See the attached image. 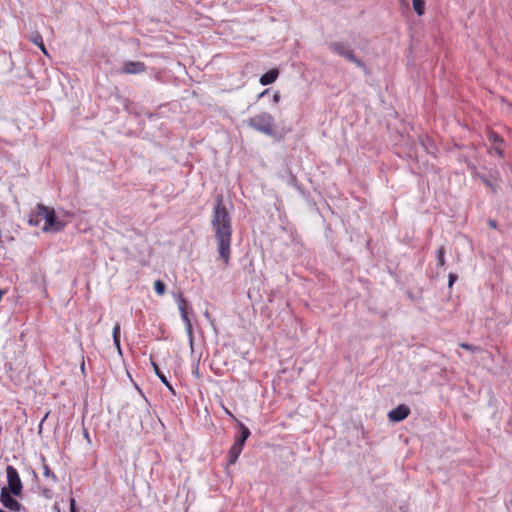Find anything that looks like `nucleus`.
Masks as SVG:
<instances>
[{"label":"nucleus","mask_w":512,"mask_h":512,"mask_svg":"<svg viewBox=\"0 0 512 512\" xmlns=\"http://www.w3.org/2000/svg\"><path fill=\"white\" fill-rule=\"evenodd\" d=\"M211 224L215 232L219 257L227 266L231 255L232 218L223 204L222 195L216 197Z\"/></svg>","instance_id":"1"},{"label":"nucleus","mask_w":512,"mask_h":512,"mask_svg":"<svg viewBox=\"0 0 512 512\" xmlns=\"http://www.w3.org/2000/svg\"><path fill=\"white\" fill-rule=\"evenodd\" d=\"M41 220L45 221L42 227V230L45 232H58L64 227V223L57 219L53 208L38 204L36 212L30 216L29 224L38 226Z\"/></svg>","instance_id":"2"},{"label":"nucleus","mask_w":512,"mask_h":512,"mask_svg":"<svg viewBox=\"0 0 512 512\" xmlns=\"http://www.w3.org/2000/svg\"><path fill=\"white\" fill-rule=\"evenodd\" d=\"M328 47L333 53L345 58L349 62L354 63L356 66L363 69L365 72L367 71L365 63L355 55L354 50L352 49L351 45L348 42L333 41L329 43Z\"/></svg>","instance_id":"3"},{"label":"nucleus","mask_w":512,"mask_h":512,"mask_svg":"<svg viewBox=\"0 0 512 512\" xmlns=\"http://www.w3.org/2000/svg\"><path fill=\"white\" fill-rule=\"evenodd\" d=\"M249 127L268 136H274V117L267 112L257 114L248 119Z\"/></svg>","instance_id":"4"},{"label":"nucleus","mask_w":512,"mask_h":512,"mask_svg":"<svg viewBox=\"0 0 512 512\" xmlns=\"http://www.w3.org/2000/svg\"><path fill=\"white\" fill-rule=\"evenodd\" d=\"M6 476L8 481V491L12 493L14 496H19L22 492V482L17 470L8 465L6 467Z\"/></svg>","instance_id":"5"},{"label":"nucleus","mask_w":512,"mask_h":512,"mask_svg":"<svg viewBox=\"0 0 512 512\" xmlns=\"http://www.w3.org/2000/svg\"><path fill=\"white\" fill-rule=\"evenodd\" d=\"M176 302H177L178 309H179L180 314H181V318H182V320L185 323L186 331H187L190 339H192L193 333H192L191 320H190V318L188 316V302L182 296V294H179V295L176 296Z\"/></svg>","instance_id":"6"},{"label":"nucleus","mask_w":512,"mask_h":512,"mask_svg":"<svg viewBox=\"0 0 512 512\" xmlns=\"http://www.w3.org/2000/svg\"><path fill=\"white\" fill-rule=\"evenodd\" d=\"M11 492L6 487H3L0 493V501L3 506L11 511H20L22 505L11 496Z\"/></svg>","instance_id":"7"},{"label":"nucleus","mask_w":512,"mask_h":512,"mask_svg":"<svg viewBox=\"0 0 512 512\" xmlns=\"http://www.w3.org/2000/svg\"><path fill=\"white\" fill-rule=\"evenodd\" d=\"M410 409L405 404H400L388 413L391 422H401L408 417Z\"/></svg>","instance_id":"8"},{"label":"nucleus","mask_w":512,"mask_h":512,"mask_svg":"<svg viewBox=\"0 0 512 512\" xmlns=\"http://www.w3.org/2000/svg\"><path fill=\"white\" fill-rule=\"evenodd\" d=\"M146 70V65L140 61H127L122 67L124 74H139Z\"/></svg>","instance_id":"9"},{"label":"nucleus","mask_w":512,"mask_h":512,"mask_svg":"<svg viewBox=\"0 0 512 512\" xmlns=\"http://www.w3.org/2000/svg\"><path fill=\"white\" fill-rule=\"evenodd\" d=\"M238 426L240 428V435L236 438L234 443L238 444L241 447H244V444L251 433L250 430L242 422L238 421Z\"/></svg>","instance_id":"10"},{"label":"nucleus","mask_w":512,"mask_h":512,"mask_svg":"<svg viewBox=\"0 0 512 512\" xmlns=\"http://www.w3.org/2000/svg\"><path fill=\"white\" fill-rule=\"evenodd\" d=\"M278 75L279 71L277 69H271L260 77V83L264 86L272 84L273 82L276 81Z\"/></svg>","instance_id":"11"},{"label":"nucleus","mask_w":512,"mask_h":512,"mask_svg":"<svg viewBox=\"0 0 512 512\" xmlns=\"http://www.w3.org/2000/svg\"><path fill=\"white\" fill-rule=\"evenodd\" d=\"M242 450H243V447L239 446L236 443H234L231 446V448H230V450L228 452V457H229L228 463L230 465H233V464H235L237 462V460H238Z\"/></svg>","instance_id":"12"},{"label":"nucleus","mask_w":512,"mask_h":512,"mask_svg":"<svg viewBox=\"0 0 512 512\" xmlns=\"http://www.w3.org/2000/svg\"><path fill=\"white\" fill-rule=\"evenodd\" d=\"M152 365H153V368H154V371H155V374L159 377V379L161 380L162 383L165 384V386L173 393L175 394V391L172 387V385L170 384V382L167 380L166 376L161 372L160 368L158 367V365L154 362H152Z\"/></svg>","instance_id":"13"},{"label":"nucleus","mask_w":512,"mask_h":512,"mask_svg":"<svg viewBox=\"0 0 512 512\" xmlns=\"http://www.w3.org/2000/svg\"><path fill=\"white\" fill-rule=\"evenodd\" d=\"M30 40H31V42H33L35 45H37V46L41 49V51H42L44 54H46V55L48 54V53H47V50H46V48H45V45H44V43H43V38H42V36H41V34H40L39 32H37V31H36V32H33V33H32V35H31V37H30Z\"/></svg>","instance_id":"14"},{"label":"nucleus","mask_w":512,"mask_h":512,"mask_svg":"<svg viewBox=\"0 0 512 512\" xmlns=\"http://www.w3.org/2000/svg\"><path fill=\"white\" fill-rule=\"evenodd\" d=\"M413 9L417 15L421 16L425 12V1L424 0H412Z\"/></svg>","instance_id":"15"},{"label":"nucleus","mask_w":512,"mask_h":512,"mask_svg":"<svg viewBox=\"0 0 512 512\" xmlns=\"http://www.w3.org/2000/svg\"><path fill=\"white\" fill-rule=\"evenodd\" d=\"M445 250H444V247L443 246H440L438 249H437V252H436V256H437V261H438V265L439 266H444L445 264Z\"/></svg>","instance_id":"16"},{"label":"nucleus","mask_w":512,"mask_h":512,"mask_svg":"<svg viewBox=\"0 0 512 512\" xmlns=\"http://www.w3.org/2000/svg\"><path fill=\"white\" fill-rule=\"evenodd\" d=\"M154 289L158 295H163L165 293L166 285L163 281L156 280L154 282Z\"/></svg>","instance_id":"17"},{"label":"nucleus","mask_w":512,"mask_h":512,"mask_svg":"<svg viewBox=\"0 0 512 512\" xmlns=\"http://www.w3.org/2000/svg\"><path fill=\"white\" fill-rule=\"evenodd\" d=\"M43 474L45 477H50L54 482H57V477L54 473L51 472L49 466L47 464H44L43 466Z\"/></svg>","instance_id":"18"},{"label":"nucleus","mask_w":512,"mask_h":512,"mask_svg":"<svg viewBox=\"0 0 512 512\" xmlns=\"http://www.w3.org/2000/svg\"><path fill=\"white\" fill-rule=\"evenodd\" d=\"M459 346H460L461 348H463V349H465V350H468V351H470V352H473V353H474V352H478V351H480V348H479V347H477V346H473V345H471V344L464 343V342H463V343H460V344H459Z\"/></svg>","instance_id":"19"},{"label":"nucleus","mask_w":512,"mask_h":512,"mask_svg":"<svg viewBox=\"0 0 512 512\" xmlns=\"http://www.w3.org/2000/svg\"><path fill=\"white\" fill-rule=\"evenodd\" d=\"M112 335L113 339L115 337L120 338V324L118 322L113 327Z\"/></svg>","instance_id":"20"},{"label":"nucleus","mask_w":512,"mask_h":512,"mask_svg":"<svg viewBox=\"0 0 512 512\" xmlns=\"http://www.w3.org/2000/svg\"><path fill=\"white\" fill-rule=\"evenodd\" d=\"M489 138H490V140L493 141L494 144H496L498 142H502V139L496 133H491Z\"/></svg>","instance_id":"21"},{"label":"nucleus","mask_w":512,"mask_h":512,"mask_svg":"<svg viewBox=\"0 0 512 512\" xmlns=\"http://www.w3.org/2000/svg\"><path fill=\"white\" fill-rule=\"evenodd\" d=\"M457 280V275L454 274V273H450L449 274V281H448V286L449 287H452V285L454 284V282Z\"/></svg>","instance_id":"22"},{"label":"nucleus","mask_w":512,"mask_h":512,"mask_svg":"<svg viewBox=\"0 0 512 512\" xmlns=\"http://www.w3.org/2000/svg\"><path fill=\"white\" fill-rule=\"evenodd\" d=\"M113 342L118 352L121 353L120 338L115 337Z\"/></svg>","instance_id":"23"},{"label":"nucleus","mask_w":512,"mask_h":512,"mask_svg":"<svg viewBox=\"0 0 512 512\" xmlns=\"http://www.w3.org/2000/svg\"><path fill=\"white\" fill-rule=\"evenodd\" d=\"M113 342L118 352L121 353L120 338L115 337Z\"/></svg>","instance_id":"24"},{"label":"nucleus","mask_w":512,"mask_h":512,"mask_svg":"<svg viewBox=\"0 0 512 512\" xmlns=\"http://www.w3.org/2000/svg\"><path fill=\"white\" fill-rule=\"evenodd\" d=\"M70 512H76V501L74 498L70 499Z\"/></svg>","instance_id":"25"},{"label":"nucleus","mask_w":512,"mask_h":512,"mask_svg":"<svg viewBox=\"0 0 512 512\" xmlns=\"http://www.w3.org/2000/svg\"><path fill=\"white\" fill-rule=\"evenodd\" d=\"M274 103H278L280 101V94L279 92H275L273 96Z\"/></svg>","instance_id":"26"},{"label":"nucleus","mask_w":512,"mask_h":512,"mask_svg":"<svg viewBox=\"0 0 512 512\" xmlns=\"http://www.w3.org/2000/svg\"><path fill=\"white\" fill-rule=\"evenodd\" d=\"M483 181H484V183H485L488 187H490L493 191H495L494 186L492 185V183H491L489 180H487L486 178H483Z\"/></svg>","instance_id":"27"},{"label":"nucleus","mask_w":512,"mask_h":512,"mask_svg":"<svg viewBox=\"0 0 512 512\" xmlns=\"http://www.w3.org/2000/svg\"><path fill=\"white\" fill-rule=\"evenodd\" d=\"M488 224H489V226H490L491 228H493V229H495V228L497 227V223H496V221H495V220H493V219H490V220L488 221Z\"/></svg>","instance_id":"28"},{"label":"nucleus","mask_w":512,"mask_h":512,"mask_svg":"<svg viewBox=\"0 0 512 512\" xmlns=\"http://www.w3.org/2000/svg\"><path fill=\"white\" fill-rule=\"evenodd\" d=\"M495 150H496L498 155L502 156V150L500 148L495 147Z\"/></svg>","instance_id":"29"},{"label":"nucleus","mask_w":512,"mask_h":512,"mask_svg":"<svg viewBox=\"0 0 512 512\" xmlns=\"http://www.w3.org/2000/svg\"><path fill=\"white\" fill-rule=\"evenodd\" d=\"M268 91H269L268 89H267V90H265V91H263L262 93H260V94H259V97H262V96H264V95H267Z\"/></svg>","instance_id":"30"},{"label":"nucleus","mask_w":512,"mask_h":512,"mask_svg":"<svg viewBox=\"0 0 512 512\" xmlns=\"http://www.w3.org/2000/svg\"><path fill=\"white\" fill-rule=\"evenodd\" d=\"M81 371L84 373L85 372V363L83 362L82 365H81Z\"/></svg>","instance_id":"31"},{"label":"nucleus","mask_w":512,"mask_h":512,"mask_svg":"<svg viewBox=\"0 0 512 512\" xmlns=\"http://www.w3.org/2000/svg\"><path fill=\"white\" fill-rule=\"evenodd\" d=\"M84 435H85V438L89 441V440H90V439H89V434H88V432H87L86 430H85V432H84Z\"/></svg>","instance_id":"32"},{"label":"nucleus","mask_w":512,"mask_h":512,"mask_svg":"<svg viewBox=\"0 0 512 512\" xmlns=\"http://www.w3.org/2000/svg\"><path fill=\"white\" fill-rule=\"evenodd\" d=\"M48 417V413L45 414V417L43 418L42 422Z\"/></svg>","instance_id":"33"},{"label":"nucleus","mask_w":512,"mask_h":512,"mask_svg":"<svg viewBox=\"0 0 512 512\" xmlns=\"http://www.w3.org/2000/svg\"><path fill=\"white\" fill-rule=\"evenodd\" d=\"M0 512H6V511H4V510L0 509Z\"/></svg>","instance_id":"34"}]
</instances>
